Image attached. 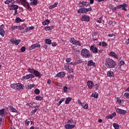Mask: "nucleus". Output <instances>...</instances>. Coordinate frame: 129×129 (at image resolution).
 I'll return each instance as SVG.
<instances>
[{
  "label": "nucleus",
  "instance_id": "f257e3e1",
  "mask_svg": "<svg viewBox=\"0 0 129 129\" xmlns=\"http://www.w3.org/2000/svg\"><path fill=\"white\" fill-rule=\"evenodd\" d=\"M105 65L107 68H115L116 62L113 59L108 58L105 59Z\"/></svg>",
  "mask_w": 129,
  "mask_h": 129
},
{
  "label": "nucleus",
  "instance_id": "f03ea898",
  "mask_svg": "<svg viewBox=\"0 0 129 129\" xmlns=\"http://www.w3.org/2000/svg\"><path fill=\"white\" fill-rule=\"evenodd\" d=\"M81 55L84 58H89L91 56V53H90V51L88 49L83 48L81 50Z\"/></svg>",
  "mask_w": 129,
  "mask_h": 129
},
{
  "label": "nucleus",
  "instance_id": "7ed1b4c3",
  "mask_svg": "<svg viewBox=\"0 0 129 129\" xmlns=\"http://www.w3.org/2000/svg\"><path fill=\"white\" fill-rule=\"evenodd\" d=\"M11 87L15 90H23L24 89V85L20 83L13 84L11 85Z\"/></svg>",
  "mask_w": 129,
  "mask_h": 129
},
{
  "label": "nucleus",
  "instance_id": "20e7f679",
  "mask_svg": "<svg viewBox=\"0 0 129 129\" xmlns=\"http://www.w3.org/2000/svg\"><path fill=\"white\" fill-rule=\"evenodd\" d=\"M21 5H22L24 8L28 10L29 12H31L33 10L30 6L29 2H27L26 0H20Z\"/></svg>",
  "mask_w": 129,
  "mask_h": 129
},
{
  "label": "nucleus",
  "instance_id": "39448f33",
  "mask_svg": "<svg viewBox=\"0 0 129 129\" xmlns=\"http://www.w3.org/2000/svg\"><path fill=\"white\" fill-rule=\"evenodd\" d=\"M117 9L119 10V9H122L123 11H125V12H127V9L125 8H127V5L125 4H123L122 5H119L117 6Z\"/></svg>",
  "mask_w": 129,
  "mask_h": 129
},
{
  "label": "nucleus",
  "instance_id": "423d86ee",
  "mask_svg": "<svg viewBox=\"0 0 129 129\" xmlns=\"http://www.w3.org/2000/svg\"><path fill=\"white\" fill-rule=\"evenodd\" d=\"M90 50L91 52H92V53H94L95 54L98 53V49L94 45H91L90 47Z\"/></svg>",
  "mask_w": 129,
  "mask_h": 129
},
{
  "label": "nucleus",
  "instance_id": "0eeeda50",
  "mask_svg": "<svg viewBox=\"0 0 129 129\" xmlns=\"http://www.w3.org/2000/svg\"><path fill=\"white\" fill-rule=\"evenodd\" d=\"M65 75H66L65 73L61 72L57 73L55 76V78H57V77H60V78H64V77H65Z\"/></svg>",
  "mask_w": 129,
  "mask_h": 129
},
{
  "label": "nucleus",
  "instance_id": "6e6552de",
  "mask_svg": "<svg viewBox=\"0 0 129 129\" xmlns=\"http://www.w3.org/2000/svg\"><path fill=\"white\" fill-rule=\"evenodd\" d=\"M41 47V44L39 43H36L33 44L31 46V47H29V50H34V49H35V48H40Z\"/></svg>",
  "mask_w": 129,
  "mask_h": 129
},
{
  "label": "nucleus",
  "instance_id": "1a4fd4ad",
  "mask_svg": "<svg viewBox=\"0 0 129 129\" xmlns=\"http://www.w3.org/2000/svg\"><path fill=\"white\" fill-rule=\"evenodd\" d=\"M5 34H6V32L4 30V24H2L0 26V35L2 37H5Z\"/></svg>",
  "mask_w": 129,
  "mask_h": 129
},
{
  "label": "nucleus",
  "instance_id": "9d476101",
  "mask_svg": "<svg viewBox=\"0 0 129 129\" xmlns=\"http://www.w3.org/2000/svg\"><path fill=\"white\" fill-rule=\"evenodd\" d=\"M19 9V6L17 5H12L9 7L10 11H16V10H18Z\"/></svg>",
  "mask_w": 129,
  "mask_h": 129
},
{
  "label": "nucleus",
  "instance_id": "9b49d317",
  "mask_svg": "<svg viewBox=\"0 0 129 129\" xmlns=\"http://www.w3.org/2000/svg\"><path fill=\"white\" fill-rule=\"evenodd\" d=\"M116 112L119 113L120 114H125L126 113V110H123L120 108H117L116 110Z\"/></svg>",
  "mask_w": 129,
  "mask_h": 129
},
{
  "label": "nucleus",
  "instance_id": "f8f14e48",
  "mask_svg": "<svg viewBox=\"0 0 129 129\" xmlns=\"http://www.w3.org/2000/svg\"><path fill=\"white\" fill-rule=\"evenodd\" d=\"M82 21L84 22H89V21H90V17L87 15H84L82 17Z\"/></svg>",
  "mask_w": 129,
  "mask_h": 129
},
{
  "label": "nucleus",
  "instance_id": "ddd939ff",
  "mask_svg": "<svg viewBox=\"0 0 129 129\" xmlns=\"http://www.w3.org/2000/svg\"><path fill=\"white\" fill-rule=\"evenodd\" d=\"M64 127L66 129H72L75 127V124H67L64 125Z\"/></svg>",
  "mask_w": 129,
  "mask_h": 129
},
{
  "label": "nucleus",
  "instance_id": "4468645a",
  "mask_svg": "<svg viewBox=\"0 0 129 129\" xmlns=\"http://www.w3.org/2000/svg\"><path fill=\"white\" fill-rule=\"evenodd\" d=\"M10 111L11 112L18 113V110H16L13 106H8Z\"/></svg>",
  "mask_w": 129,
  "mask_h": 129
},
{
  "label": "nucleus",
  "instance_id": "2eb2a0df",
  "mask_svg": "<svg viewBox=\"0 0 129 129\" xmlns=\"http://www.w3.org/2000/svg\"><path fill=\"white\" fill-rule=\"evenodd\" d=\"M109 56H111V57H113V58H115L116 59H118V56H117V54L114 53V52L111 51L109 53Z\"/></svg>",
  "mask_w": 129,
  "mask_h": 129
},
{
  "label": "nucleus",
  "instance_id": "dca6fc26",
  "mask_svg": "<svg viewBox=\"0 0 129 129\" xmlns=\"http://www.w3.org/2000/svg\"><path fill=\"white\" fill-rule=\"evenodd\" d=\"M116 115V112H114L113 113H112L110 115H107L106 116V118H107V119H109V118L112 119L113 118V117H114V116H115Z\"/></svg>",
  "mask_w": 129,
  "mask_h": 129
},
{
  "label": "nucleus",
  "instance_id": "f3484780",
  "mask_svg": "<svg viewBox=\"0 0 129 129\" xmlns=\"http://www.w3.org/2000/svg\"><path fill=\"white\" fill-rule=\"evenodd\" d=\"M78 14H86V10L85 8H80L78 10Z\"/></svg>",
  "mask_w": 129,
  "mask_h": 129
},
{
  "label": "nucleus",
  "instance_id": "a211bd4d",
  "mask_svg": "<svg viewBox=\"0 0 129 129\" xmlns=\"http://www.w3.org/2000/svg\"><path fill=\"white\" fill-rule=\"evenodd\" d=\"M87 66H91V67L94 66V67H95L96 64H95V62H93V60H90L88 61Z\"/></svg>",
  "mask_w": 129,
  "mask_h": 129
},
{
  "label": "nucleus",
  "instance_id": "6ab92c4d",
  "mask_svg": "<svg viewBox=\"0 0 129 129\" xmlns=\"http://www.w3.org/2000/svg\"><path fill=\"white\" fill-rule=\"evenodd\" d=\"M87 85L89 88V89H91L92 87H93V82L91 81H88Z\"/></svg>",
  "mask_w": 129,
  "mask_h": 129
},
{
  "label": "nucleus",
  "instance_id": "aec40b11",
  "mask_svg": "<svg viewBox=\"0 0 129 129\" xmlns=\"http://www.w3.org/2000/svg\"><path fill=\"white\" fill-rule=\"evenodd\" d=\"M79 4H80V5H83V6H84V7H88L89 6H90V4H89V3L84 1L80 2Z\"/></svg>",
  "mask_w": 129,
  "mask_h": 129
},
{
  "label": "nucleus",
  "instance_id": "412c9836",
  "mask_svg": "<svg viewBox=\"0 0 129 129\" xmlns=\"http://www.w3.org/2000/svg\"><path fill=\"white\" fill-rule=\"evenodd\" d=\"M107 75L108 77H114V74L113 73V72L111 71H108Z\"/></svg>",
  "mask_w": 129,
  "mask_h": 129
},
{
  "label": "nucleus",
  "instance_id": "4be33fe9",
  "mask_svg": "<svg viewBox=\"0 0 129 129\" xmlns=\"http://www.w3.org/2000/svg\"><path fill=\"white\" fill-rule=\"evenodd\" d=\"M23 22H25V20H22L21 18L19 17H17L15 19V23H16V24H19V23H21Z\"/></svg>",
  "mask_w": 129,
  "mask_h": 129
},
{
  "label": "nucleus",
  "instance_id": "5701e85b",
  "mask_svg": "<svg viewBox=\"0 0 129 129\" xmlns=\"http://www.w3.org/2000/svg\"><path fill=\"white\" fill-rule=\"evenodd\" d=\"M25 77L27 80H29V79H30V78H35V76L32 74L26 75Z\"/></svg>",
  "mask_w": 129,
  "mask_h": 129
},
{
  "label": "nucleus",
  "instance_id": "b1692460",
  "mask_svg": "<svg viewBox=\"0 0 129 129\" xmlns=\"http://www.w3.org/2000/svg\"><path fill=\"white\" fill-rule=\"evenodd\" d=\"M34 74L35 75L36 77H38L39 78H41V74L38 71H34Z\"/></svg>",
  "mask_w": 129,
  "mask_h": 129
},
{
  "label": "nucleus",
  "instance_id": "393cba45",
  "mask_svg": "<svg viewBox=\"0 0 129 129\" xmlns=\"http://www.w3.org/2000/svg\"><path fill=\"white\" fill-rule=\"evenodd\" d=\"M30 6H37L38 5V1L37 0H32V2L30 3Z\"/></svg>",
  "mask_w": 129,
  "mask_h": 129
},
{
  "label": "nucleus",
  "instance_id": "a878e982",
  "mask_svg": "<svg viewBox=\"0 0 129 129\" xmlns=\"http://www.w3.org/2000/svg\"><path fill=\"white\" fill-rule=\"evenodd\" d=\"M72 100V98L68 97L66 99L65 103L66 104H69L70 103V101Z\"/></svg>",
  "mask_w": 129,
  "mask_h": 129
},
{
  "label": "nucleus",
  "instance_id": "bb28decb",
  "mask_svg": "<svg viewBox=\"0 0 129 129\" xmlns=\"http://www.w3.org/2000/svg\"><path fill=\"white\" fill-rule=\"evenodd\" d=\"M83 62V60H82L81 59H79L77 60L76 62H74L73 65L74 66H75V65H78V64H81V63H82Z\"/></svg>",
  "mask_w": 129,
  "mask_h": 129
},
{
  "label": "nucleus",
  "instance_id": "cd10ccee",
  "mask_svg": "<svg viewBox=\"0 0 129 129\" xmlns=\"http://www.w3.org/2000/svg\"><path fill=\"white\" fill-rule=\"evenodd\" d=\"M91 97H94V98H98V93L97 92L93 93L91 95Z\"/></svg>",
  "mask_w": 129,
  "mask_h": 129
},
{
  "label": "nucleus",
  "instance_id": "c85d7f7f",
  "mask_svg": "<svg viewBox=\"0 0 129 129\" xmlns=\"http://www.w3.org/2000/svg\"><path fill=\"white\" fill-rule=\"evenodd\" d=\"M58 6V2H55L53 5H51L49 7L50 10H52V9H54V8H56Z\"/></svg>",
  "mask_w": 129,
  "mask_h": 129
},
{
  "label": "nucleus",
  "instance_id": "c756f323",
  "mask_svg": "<svg viewBox=\"0 0 129 129\" xmlns=\"http://www.w3.org/2000/svg\"><path fill=\"white\" fill-rule=\"evenodd\" d=\"M49 24H50V20H49L48 19H47L42 22V25H43V26L49 25Z\"/></svg>",
  "mask_w": 129,
  "mask_h": 129
},
{
  "label": "nucleus",
  "instance_id": "7c9ffc66",
  "mask_svg": "<svg viewBox=\"0 0 129 129\" xmlns=\"http://www.w3.org/2000/svg\"><path fill=\"white\" fill-rule=\"evenodd\" d=\"M35 70L34 69H31L30 68L27 69V71L29 72V73H31V74H33V73H34Z\"/></svg>",
  "mask_w": 129,
  "mask_h": 129
},
{
  "label": "nucleus",
  "instance_id": "2f4dec72",
  "mask_svg": "<svg viewBox=\"0 0 129 129\" xmlns=\"http://www.w3.org/2000/svg\"><path fill=\"white\" fill-rule=\"evenodd\" d=\"M45 44H47V45H51L52 44V41L50 39H45Z\"/></svg>",
  "mask_w": 129,
  "mask_h": 129
},
{
  "label": "nucleus",
  "instance_id": "473e14b6",
  "mask_svg": "<svg viewBox=\"0 0 129 129\" xmlns=\"http://www.w3.org/2000/svg\"><path fill=\"white\" fill-rule=\"evenodd\" d=\"M102 20H103V17L101 16L99 19L96 20L97 23H99V24H101L102 23Z\"/></svg>",
  "mask_w": 129,
  "mask_h": 129
},
{
  "label": "nucleus",
  "instance_id": "72a5a7b5",
  "mask_svg": "<svg viewBox=\"0 0 129 129\" xmlns=\"http://www.w3.org/2000/svg\"><path fill=\"white\" fill-rule=\"evenodd\" d=\"M113 127H114L115 129L119 128V124H118L116 123H113Z\"/></svg>",
  "mask_w": 129,
  "mask_h": 129
},
{
  "label": "nucleus",
  "instance_id": "f704fd0d",
  "mask_svg": "<svg viewBox=\"0 0 129 129\" xmlns=\"http://www.w3.org/2000/svg\"><path fill=\"white\" fill-rule=\"evenodd\" d=\"M19 26L15 25V26H12L11 27V31H14V30H17L18 29Z\"/></svg>",
  "mask_w": 129,
  "mask_h": 129
},
{
  "label": "nucleus",
  "instance_id": "c9c22d12",
  "mask_svg": "<svg viewBox=\"0 0 129 129\" xmlns=\"http://www.w3.org/2000/svg\"><path fill=\"white\" fill-rule=\"evenodd\" d=\"M21 43V40L20 39H15V41L13 44H15V45H19Z\"/></svg>",
  "mask_w": 129,
  "mask_h": 129
},
{
  "label": "nucleus",
  "instance_id": "e433bc0d",
  "mask_svg": "<svg viewBox=\"0 0 129 129\" xmlns=\"http://www.w3.org/2000/svg\"><path fill=\"white\" fill-rule=\"evenodd\" d=\"M76 40L74 38H71V43L73 44V45H75V43H76Z\"/></svg>",
  "mask_w": 129,
  "mask_h": 129
},
{
  "label": "nucleus",
  "instance_id": "4c0bfd02",
  "mask_svg": "<svg viewBox=\"0 0 129 129\" xmlns=\"http://www.w3.org/2000/svg\"><path fill=\"white\" fill-rule=\"evenodd\" d=\"M30 121L28 120V119H26L25 121V125L26 126H29L30 125Z\"/></svg>",
  "mask_w": 129,
  "mask_h": 129
},
{
  "label": "nucleus",
  "instance_id": "58836bf2",
  "mask_svg": "<svg viewBox=\"0 0 129 129\" xmlns=\"http://www.w3.org/2000/svg\"><path fill=\"white\" fill-rule=\"evenodd\" d=\"M111 9L114 13H116V10H118V8H117V6L116 7H111Z\"/></svg>",
  "mask_w": 129,
  "mask_h": 129
},
{
  "label": "nucleus",
  "instance_id": "ea45409f",
  "mask_svg": "<svg viewBox=\"0 0 129 129\" xmlns=\"http://www.w3.org/2000/svg\"><path fill=\"white\" fill-rule=\"evenodd\" d=\"M36 100H39L41 101V100H42L43 97L41 96H36L35 97Z\"/></svg>",
  "mask_w": 129,
  "mask_h": 129
},
{
  "label": "nucleus",
  "instance_id": "a19ab883",
  "mask_svg": "<svg viewBox=\"0 0 129 129\" xmlns=\"http://www.w3.org/2000/svg\"><path fill=\"white\" fill-rule=\"evenodd\" d=\"M65 101V98H61L57 104L58 106L61 104L63 102V101Z\"/></svg>",
  "mask_w": 129,
  "mask_h": 129
},
{
  "label": "nucleus",
  "instance_id": "79ce46f5",
  "mask_svg": "<svg viewBox=\"0 0 129 129\" xmlns=\"http://www.w3.org/2000/svg\"><path fill=\"white\" fill-rule=\"evenodd\" d=\"M15 0H6L5 2V5H9V4H11L12 2H14Z\"/></svg>",
  "mask_w": 129,
  "mask_h": 129
},
{
  "label": "nucleus",
  "instance_id": "37998d69",
  "mask_svg": "<svg viewBox=\"0 0 129 129\" xmlns=\"http://www.w3.org/2000/svg\"><path fill=\"white\" fill-rule=\"evenodd\" d=\"M53 28H54V27H53V26H51L46 27H45V29H47V31H51V30H53Z\"/></svg>",
  "mask_w": 129,
  "mask_h": 129
},
{
  "label": "nucleus",
  "instance_id": "c03bdc74",
  "mask_svg": "<svg viewBox=\"0 0 129 129\" xmlns=\"http://www.w3.org/2000/svg\"><path fill=\"white\" fill-rule=\"evenodd\" d=\"M5 108H3L1 110H0V115H4V114H5Z\"/></svg>",
  "mask_w": 129,
  "mask_h": 129
},
{
  "label": "nucleus",
  "instance_id": "a18cd8bd",
  "mask_svg": "<svg viewBox=\"0 0 129 129\" xmlns=\"http://www.w3.org/2000/svg\"><path fill=\"white\" fill-rule=\"evenodd\" d=\"M83 108L85 109H88V104L86 103L85 105H82Z\"/></svg>",
  "mask_w": 129,
  "mask_h": 129
},
{
  "label": "nucleus",
  "instance_id": "49530a36",
  "mask_svg": "<svg viewBox=\"0 0 129 129\" xmlns=\"http://www.w3.org/2000/svg\"><path fill=\"white\" fill-rule=\"evenodd\" d=\"M34 93L37 95L40 94V90H39V89H35L34 90Z\"/></svg>",
  "mask_w": 129,
  "mask_h": 129
},
{
  "label": "nucleus",
  "instance_id": "de8ad7c7",
  "mask_svg": "<svg viewBox=\"0 0 129 129\" xmlns=\"http://www.w3.org/2000/svg\"><path fill=\"white\" fill-rule=\"evenodd\" d=\"M67 123L69 124H73V123H74V121H73V120L70 119V120H68Z\"/></svg>",
  "mask_w": 129,
  "mask_h": 129
},
{
  "label": "nucleus",
  "instance_id": "09e8293b",
  "mask_svg": "<svg viewBox=\"0 0 129 129\" xmlns=\"http://www.w3.org/2000/svg\"><path fill=\"white\" fill-rule=\"evenodd\" d=\"M86 9V13H88V12H91L92 11V8L90 7L89 8H85Z\"/></svg>",
  "mask_w": 129,
  "mask_h": 129
},
{
  "label": "nucleus",
  "instance_id": "8fccbe9b",
  "mask_svg": "<svg viewBox=\"0 0 129 129\" xmlns=\"http://www.w3.org/2000/svg\"><path fill=\"white\" fill-rule=\"evenodd\" d=\"M124 96L125 97V98H127V99H129V93H125L124 94Z\"/></svg>",
  "mask_w": 129,
  "mask_h": 129
},
{
  "label": "nucleus",
  "instance_id": "3c124183",
  "mask_svg": "<svg viewBox=\"0 0 129 129\" xmlns=\"http://www.w3.org/2000/svg\"><path fill=\"white\" fill-rule=\"evenodd\" d=\"M35 85L34 84H30L28 85V87L29 89H32V88H34L35 87Z\"/></svg>",
  "mask_w": 129,
  "mask_h": 129
},
{
  "label": "nucleus",
  "instance_id": "603ef678",
  "mask_svg": "<svg viewBox=\"0 0 129 129\" xmlns=\"http://www.w3.org/2000/svg\"><path fill=\"white\" fill-rule=\"evenodd\" d=\"M75 45H77L78 46H81V43H80V41L76 40Z\"/></svg>",
  "mask_w": 129,
  "mask_h": 129
},
{
  "label": "nucleus",
  "instance_id": "864d4df0",
  "mask_svg": "<svg viewBox=\"0 0 129 129\" xmlns=\"http://www.w3.org/2000/svg\"><path fill=\"white\" fill-rule=\"evenodd\" d=\"M101 44L103 47H107V43H106L105 42L103 41L102 42Z\"/></svg>",
  "mask_w": 129,
  "mask_h": 129
},
{
  "label": "nucleus",
  "instance_id": "5fc2aeb1",
  "mask_svg": "<svg viewBox=\"0 0 129 129\" xmlns=\"http://www.w3.org/2000/svg\"><path fill=\"white\" fill-rule=\"evenodd\" d=\"M16 41V39L13 38L10 39L11 44H14L15 41Z\"/></svg>",
  "mask_w": 129,
  "mask_h": 129
},
{
  "label": "nucleus",
  "instance_id": "6e6d98bb",
  "mask_svg": "<svg viewBox=\"0 0 129 129\" xmlns=\"http://www.w3.org/2000/svg\"><path fill=\"white\" fill-rule=\"evenodd\" d=\"M37 110H38V108H36V107H35V109L32 110L31 111L32 113H33V114L36 113V112L37 111Z\"/></svg>",
  "mask_w": 129,
  "mask_h": 129
},
{
  "label": "nucleus",
  "instance_id": "4d7b16f0",
  "mask_svg": "<svg viewBox=\"0 0 129 129\" xmlns=\"http://www.w3.org/2000/svg\"><path fill=\"white\" fill-rule=\"evenodd\" d=\"M117 102L119 104H122V101H121V99H119V98H117Z\"/></svg>",
  "mask_w": 129,
  "mask_h": 129
},
{
  "label": "nucleus",
  "instance_id": "13d9d810",
  "mask_svg": "<svg viewBox=\"0 0 129 129\" xmlns=\"http://www.w3.org/2000/svg\"><path fill=\"white\" fill-rule=\"evenodd\" d=\"M119 64L120 66H122V65H124V61H123V60H121L120 61Z\"/></svg>",
  "mask_w": 129,
  "mask_h": 129
},
{
  "label": "nucleus",
  "instance_id": "bf43d9fd",
  "mask_svg": "<svg viewBox=\"0 0 129 129\" xmlns=\"http://www.w3.org/2000/svg\"><path fill=\"white\" fill-rule=\"evenodd\" d=\"M21 52H25L26 51V47L25 46H23L21 48Z\"/></svg>",
  "mask_w": 129,
  "mask_h": 129
},
{
  "label": "nucleus",
  "instance_id": "052dcab7",
  "mask_svg": "<svg viewBox=\"0 0 129 129\" xmlns=\"http://www.w3.org/2000/svg\"><path fill=\"white\" fill-rule=\"evenodd\" d=\"M71 60H72V59H71V58H66V61L67 63H69L70 62H71Z\"/></svg>",
  "mask_w": 129,
  "mask_h": 129
},
{
  "label": "nucleus",
  "instance_id": "680f3d73",
  "mask_svg": "<svg viewBox=\"0 0 129 129\" xmlns=\"http://www.w3.org/2000/svg\"><path fill=\"white\" fill-rule=\"evenodd\" d=\"M108 36V37H115L116 35L113 33H112V34H109Z\"/></svg>",
  "mask_w": 129,
  "mask_h": 129
},
{
  "label": "nucleus",
  "instance_id": "e2e57ef3",
  "mask_svg": "<svg viewBox=\"0 0 129 129\" xmlns=\"http://www.w3.org/2000/svg\"><path fill=\"white\" fill-rule=\"evenodd\" d=\"M67 89H68V88L67 87L65 86L63 88V92H67Z\"/></svg>",
  "mask_w": 129,
  "mask_h": 129
},
{
  "label": "nucleus",
  "instance_id": "0e129e2a",
  "mask_svg": "<svg viewBox=\"0 0 129 129\" xmlns=\"http://www.w3.org/2000/svg\"><path fill=\"white\" fill-rule=\"evenodd\" d=\"M17 15H18V10H15V13L13 14V16H16Z\"/></svg>",
  "mask_w": 129,
  "mask_h": 129
},
{
  "label": "nucleus",
  "instance_id": "69168bd1",
  "mask_svg": "<svg viewBox=\"0 0 129 129\" xmlns=\"http://www.w3.org/2000/svg\"><path fill=\"white\" fill-rule=\"evenodd\" d=\"M94 86V88L96 90L98 89L99 86L97 85V84H95Z\"/></svg>",
  "mask_w": 129,
  "mask_h": 129
},
{
  "label": "nucleus",
  "instance_id": "338daca9",
  "mask_svg": "<svg viewBox=\"0 0 129 129\" xmlns=\"http://www.w3.org/2000/svg\"><path fill=\"white\" fill-rule=\"evenodd\" d=\"M18 29H19V30H24V27L19 26H18Z\"/></svg>",
  "mask_w": 129,
  "mask_h": 129
},
{
  "label": "nucleus",
  "instance_id": "774afa93",
  "mask_svg": "<svg viewBox=\"0 0 129 129\" xmlns=\"http://www.w3.org/2000/svg\"><path fill=\"white\" fill-rule=\"evenodd\" d=\"M52 47H56V46H57V43H56V42H53L52 43Z\"/></svg>",
  "mask_w": 129,
  "mask_h": 129
}]
</instances>
